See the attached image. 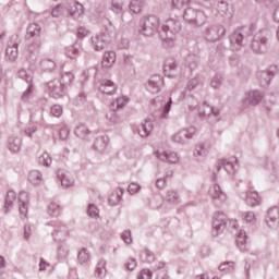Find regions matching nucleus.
I'll use <instances>...</instances> for the list:
<instances>
[{
	"instance_id": "nucleus-1",
	"label": "nucleus",
	"mask_w": 279,
	"mask_h": 279,
	"mask_svg": "<svg viewBox=\"0 0 279 279\" xmlns=\"http://www.w3.org/2000/svg\"><path fill=\"white\" fill-rule=\"evenodd\" d=\"M182 24L178 20L169 19L160 23L158 16L149 15L141 19L138 34L149 38L158 33L163 43L173 45V40L175 39V36L180 34Z\"/></svg>"
},
{
	"instance_id": "nucleus-2",
	"label": "nucleus",
	"mask_w": 279,
	"mask_h": 279,
	"mask_svg": "<svg viewBox=\"0 0 279 279\" xmlns=\"http://www.w3.org/2000/svg\"><path fill=\"white\" fill-rule=\"evenodd\" d=\"M43 28L38 24H31L27 28L26 38H35V40L28 45L25 56L26 59L34 64L38 58V53L40 52V47L43 46V41L40 40V32Z\"/></svg>"
},
{
	"instance_id": "nucleus-3",
	"label": "nucleus",
	"mask_w": 279,
	"mask_h": 279,
	"mask_svg": "<svg viewBox=\"0 0 279 279\" xmlns=\"http://www.w3.org/2000/svg\"><path fill=\"white\" fill-rule=\"evenodd\" d=\"M254 32H256V25L254 24L251 26H242L234 31L229 37L232 49L239 51L241 47L247 45V38H250Z\"/></svg>"
},
{
	"instance_id": "nucleus-4",
	"label": "nucleus",
	"mask_w": 279,
	"mask_h": 279,
	"mask_svg": "<svg viewBox=\"0 0 279 279\" xmlns=\"http://www.w3.org/2000/svg\"><path fill=\"white\" fill-rule=\"evenodd\" d=\"M186 97V92L182 89L175 88L171 92L169 99L165 97H157L155 100V104H160V109L162 112V119H168L169 112H171V106L173 104V98L178 101H182Z\"/></svg>"
},
{
	"instance_id": "nucleus-5",
	"label": "nucleus",
	"mask_w": 279,
	"mask_h": 279,
	"mask_svg": "<svg viewBox=\"0 0 279 279\" xmlns=\"http://www.w3.org/2000/svg\"><path fill=\"white\" fill-rule=\"evenodd\" d=\"M183 19L193 27H203L206 24V14L203 11L193 8L185 9Z\"/></svg>"
},
{
	"instance_id": "nucleus-6",
	"label": "nucleus",
	"mask_w": 279,
	"mask_h": 279,
	"mask_svg": "<svg viewBox=\"0 0 279 279\" xmlns=\"http://www.w3.org/2000/svg\"><path fill=\"white\" fill-rule=\"evenodd\" d=\"M267 36H269V32L266 29H262L254 35L252 49L255 53H265L267 51Z\"/></svg>"
},
{
	"instance_id": "nucleus-7",
	"label": "nucleus",
	"mask_w": 279,
	"mask_h": 279,
	"mask_svg": "<svg viewBox=\"0 0 279 279\" xmlns=\"http://www.w3.org/2000/svg\"><path fill=\"white\" fill-rule=\"evenodd\" d=\"M226 36L223 25L209 26L204 32V38L207 43H217Z\"/></svg>"
},
{
	"instance_id": "nucleus-8",
	"label": "nucleus",
	"mask_w": 279,
	"mask_h": 279,
	"mask_svg": "<svg viewBox=\"0 0 279 279\" xmlns=\"http://www.w3.org/2000/svg\"><path fill=\"white\" fill-rule=\"evenodd\" d=\"M221 169H225L229 175H235L239 171V159L236 157H231L228 160H219L216 166V171H221Z\"/></svg>"
},
{
	"instance_id": "nucleus-9",
	"label": "nucleus",
	"mask_w": 279,
	"mask_h": 279,
	"mask_svg": "<svg viewBox=\"0 0 279 279\" xmlns=\"http://www.w3.org/2000/svg\"><path fill=\"white\" fill-rule=\"evenodd\" d=\"M195 134H197V129L195 126H190L174 133L172 135V141L173 143H177V145H186Z\"/></svg>"
},
{
	"instance_id": "nucleus-10",
	"label": "nucleus",
	"mask_w": 279,
	"mask_h": 279,
	"mask_svg": "<svg viewBox=\"0 0 279 279\" xmlns=\"http://www.w3.org/2000/svg\"><path fill=\"white\" fill-rule=\"evenodd\" d=\"M90 40L94 51H104L108 47V43H110V33L108 31L97 33L92 36Z\"/></svg>"
},
{
	"instance_id": "nucleus-11",
	"label": "nucleus",
	"mask_w": 279,
	"mask_h": 279,
	"mask_svg": "<svg viewBox=\"0 0 279 279\" xmlns=\"http://www.w3.org/2000/svg\"><path fill=\"white\" fill-rule=\"evenodd\" d=\"M226 214L221 211H216L213 217V236H219V234H223V230H226Z\"/></svg>"
},
{
	"instance_id": "nucleus-12",
	"label": "nucleus",
	"mask_w": 279,
	"mask_h": 279,
	"mask_svg": "<svg viewBox=\"0 0 279 279\" xmlns=\"http://www.w3.org/2000/svg\"><path fill=\"white\" fill-rule=\"evenodd\" d=\"M198 114L201 119H208L210 123H217L219 121V111L215 110L214 107L208 105V102H204L198 110Z\"/></svg>"
},
{
	"instance_id": "nucleus-13",
	"label": "nucleus",
	"mask_w": 279,
	"mask_h": 279,
	"mask_svg": "<svg viewBox=\"0 0 279 279\" xmlns=\"http://www.w3.org/2000/svg\"><path fill=\"white\" fill-rule=\"evenodd\" d=\"M162 86H165V78L156 74L150 76V78L146 83V90L151 95H157V93H160V90L162 89Z\"/></svg>"
},
{
	"instance_id": "nucleus-14",
	"label": "nucleus",
	"mask_w": 279,
	"mask_h": 279,
	"mask_svg": "<svg viewBox=\"0 0 279 279\" xmlns=\"http://www.w3.org/2000/svg\"><path fill=\"white\" fill-rule=\"evenodd\" d=\"M209 197H211V199L214 201V203L216 204V206H221V204H223V202H226V193L223 191H221V186L219 184H213L209 190Z\"/></svg>"
},
{
	"instance_id": "nucleus-15",
	"label": "nucleus",
	"mask_w": 279,
	"mask_h": 279,
	"mask_svg": "<svg viewBox=\"0 0 279 279\" xmlns=\"http://www.w3.org/2000/svg\"><path fill=\"white\" fill-rule=\"evenodd\" d=\"M28 210H29V194L27 192H21L19 195L20 219H27Z\"/></svg>"
},
{
	"instance_id": "nucleus-16",
	"label": "nucleus",
	"mask_w": 279,
	"mask_h": 279,
	"mask_svg": "<svg viewBox=\"0 0 279 279\" xmlns=\"http://www.w3.org/2000/svg\"><path fill=\"white\" fill-rule=\"evenodd\" d=\"M211 147L213 146L208 142L198 143L193 151L194 158H196L198 162H202V160H204V158L210 154Z\"/></svg>"
},
{
	"instance_id": "nucleus-17",
	"label": "nucleus",
	"mask_w": 279,
	"mask_h": 279,
	"mask_svg": "<svg viewBox=\"0 0 279 279\" xmlns=\"http://www.w3.org/2000/svg\"><path fill=\"white\" fill-rule=\"evenodd\" d=\"M47 86L50 90V97H53L54 99H60V97H64V95H66V87L62 86V83L50 81Z\"/></svg>"
},
{
	"instance_id": "nucleus-18",
	"label": "nucleus",
	"mask_w": 279,
	"mask_h": 279,
	"mask_svg": "<svg viewBox=\"0 0 279 279\" xmlns=\"http://www.w3.org/2000/svg\"><path fill=\"white\" fill-rule=\"evenodd\" d=\"M155 157L158 158V160H162L163 162H170V165H175L180 161V156L175 151H155Z\"/></svg>"
},
{
	"instance_id": "nucleus-19",
	"label": "nucleus",
	"mask_w": 279,
	"mask_h": 279,
	"mask_svg": "<svg viewBox=\"0 0 279 279\" xmlns=\"http://www.w3.org/2000/svg\"><path fill=\"white\" fill-rule=\"evenodd\" d=\"M52 236L57 243H62L65 239H69V228L66 227V225H56Z\"/></svg>"
},
{
	"instance_id": "nucleus-20",
	"label": "nucleus",
	"mask_w": 279,
	"mask_h": 279,
	"mask_svg": "<svg viewBox=\"0 0 279 279\" xmlns=\"http://www.w3.org/2000/svg\"><path fill=\"white\" fill-rule=\"evenodd\" d=\"M265 221L269 228H278L279 227V208L272 207L268 209Z\"/></svg>"
},
{
	"instance_id": "nucleus-21",
	"label": "nucleus",
	"mask_w": 279,
	"mask_h": 279,
	"mask_svg": "<svg viewBox=\"0 0 279 279\" xmlns=\"http://www.w3.org/2000/svg\"><path fill=\"white\" fill-rule=\"evenodd\" d=\"M102 95H114L117 93V84L111 80H102L98 87Z\"/></svg>"
},
{
	"instance_id": "nucleus-22",
	"label": "nucleus",
	"mask_w": 279,
	"mask_h": 279,
	"mask_svg": "<svg viewBox=\"0 0 279 279\" xmlns=\"http://www.w3.org/2000/svg\"><path fill=\"white\" fill-rule=\"evenodd\" d=\"M260 101H263V93L259 90L248 92L244 99V104H248V106H258Z\"/></svg>"
},
{
	"instance_id": "nucleus-23",
	"label": "nucleus",
	"mask_w": 279,
	"mask_h": 279,
	"mask_svg": "<svg viewBox=\"0 0 279 279\" xmlns=\"http://www.w3.org/2000/svg\"><path fill=\"white\" fill-rule=\"evenodd\" d=\"M151 130H154V122L151 121V119H146L137 128V132L142 138H147V136L151 134Z\"/></svg>"
},
{
	"instance_id": "nucleus-24",
	"label": "nucleus",
	"mask_w": 279,
	"mask_h": 279,
	"mask_svg": "<svg viewBox=\"0 0 279 279\" xmlns=\"http://www.w3.org/2000/svg\"><path fill=\"white\" fill-rule=\"evenodd\" d=\"M165 74L168 77H175L178 75V63L173 59H168L163 66Z\"/></svg>"
},
{
	"instance_id": "nucleus-25",
	"label": "nucleus",
	"mask_w": 279,
	"mask_h": 279,
	"mask_svg": "<svg viewBox=\"0 0 279 279\" xmlns=\"http://www.w3.org/2000/svg\"><path fill=\"white\" fill-rule=\"evenodd\" d=\"M68 11L70 16L77 20L80 19V16H82V14H84V4L74 1L72 4L69 5Z\"/></svg>"
},
{
	"instance_id": "nucleus-26",
	"label": "nucleus",
	"mask_w": 279,
	"mask_h": 279,
	"mask_svg": "<svg viewBox=\"0 0 279 279\" xmlns=\"http://www.w3.org/2000/svg\"><path fill=\"white\" fill-rule=\"evenodd\" d=\"M23 140L21 136H10L8 140V149H10L13 154H19L21 151V145Z\"/></svg>"
},
{
	"instance_id": "nucleus-27",
	"label": "nucleus",
	"mask_w": 279,
	"mask_h": 279,
	"mask_svg": "<svg viewBox=\"0 0 279 279\" xmlns=\"http://www.w3.org/2000/svg\"><path fill=\"white\" fill-rule=\"evenodd\" d=\"M16 58H19V44H9L5 49V59L14 62Z\"/></svg>"
},
{
	"instance_id": "nucleus-28",
	"label": "nucleus",
	"mask_w": 279,
	"mask_h": 279,
	"mask_svg": "<svg viewBox=\"0 0 279 279\" xmlns=\"http://www.w3.org/2000/svg\"><path fill=\"white\" fill-rule=\"evenodd\" d=\"M245 202L247 206H258V204H260V196L258 195V192L253 190L247 191Z\"/></svg>"
},
{
	"instance_id": "nucleus-29",
	"label": "nucleus",
	"mask_w": 279,
	"mask_h": 279,
	"mask_svg": "<svg viewBox=\"0 0 279 279\" xmlns=\"http://www.w3.org/2000/svg\"><path fill=\"white\" fill-rule=\"evenodd\" d=\"M80 51H82V41H76L74 45L66 48L65 56L71 60H75V58L80 56Z\"/></svg>"
},
{
	"instance_id": "nucleus-30",
	"label": "nucleus",
	"mask_w": 279,
	"mask_h": 279,
	"mask_svg": "<svg viewBox=\"0 0 279 279\" xmlns=\"http://www.w3.org/2000/svg\"><path fill=\"white\" fill-rule=\"evenodd\" d=\"M117 62V53L114 51H107L102 57V68L110 69Z\"/></svg>"
},
{
	"instance_id": "nucleus-31",
	"label": "nucleus",
	"mask_w": 279,
	"mask_h": 279,
	"mask_svg": "<svg viewBox=\"0 0 279 279\" xmlns=\"http://www.w3.org/2000/svg\"><path fill=\"white\" fill-rule=\"evenodd\" d=\"M125 193V190L118 187L110 196H109V204L110 206H117L121 204L123 199V194Z\"/></svg>"
},
{
	"instance_id": "nucleus-32",
	"label": "nucleus",
	"mask_w": 279,
	"mask_h": 279,
	"mask_svg": "<svg viewBox=\"0 0 279 279\" xmlns=\"http://www.w3.org/2000/svg\"><path fill=\"white\" fill-rule=\"evenodd\" d=\"M129 101H130V98L125 96L119 97L116 99V101L111 104V110H113V112L123 110L128 106Z\"/></svg>"
},
{
	"instance_id": "nucleus-33",
	"label": "nucleus",
	"mask_w": 279,
	"mask_h": 279,
	"mask_svg": "<svg viewBox=\"0 0 279 279\" xmlns=\"http://www.w3.org/2000/svg\"><path fill=\"white\" fill-rule=\"evenodd\" d=\"M145 5H147V0H131L130 10L134 12V14H141Z\"/></svg>"
},
{
	"instance_id": "nucleus-34",
	"label": "nucleus",
	"mask_w": 279,
	"mask_h": 279,
	"mask_svg": "<svg viewBox=\"0 0 279 279\" xmlns=\"http://www.w3.org/2000/svg\"><path fill=\"white\" fill-rule=\"evenodd\" d=\"M236 243L241 252H247V233L245 231H239Z\"/></svg>"
},
{
	"instance_id": "nucleus-35",
	"label": "nucleus",
	"mask_w": 279,
	"mask_h": 279,
	"mask_svg": "<svg viewBox=\"0 0 279 279\" xmlns=\"http://www.w3.org/2000/svg\"><path fill=\"white\" fill-rule=\"evenodd\" d=\"M272 77H274L272 72L262 71V72L258 73L259 84L264 88L269 86V82H271Z\"/></svg>"
},
{
	"instance_id": "nucleus-36",
	"label": "nucleus",
	"mask_w": 279,
	"mask_h": 279,
	"mask_svg": "<svg viewBox=\"0 0 279 279\" xmlns=\"http://www.w3.org/2000/svg\"><path fill=\"white\" fill-rule=\"evenodd\" d=\"M108 143H110V140L107 135H102L101 137L96 138L95 141V149L97 151H104L106 150V147H108Z\"/></svg>"
},
{
	"instance_id": "nucleus-37",
	"label": "nucleus",
	"mask_w": 279,
	"mask_h": 279,
	"mask_svg": "<svg viewBox=\"0 0 279 279\" xmlns=\"http://www.w3.org/2000/svg\"><path fill=\"white\" fill-rule=\"evenodd\" d=\"M74 134L75 136H77V138L84 140L88 136V134H90V131L88 130V126H86V124L81 123L74 130Z\"/></svg>"
},
{
	"instance_id": "nucleus-38",
	"label": "nucleus",
	"mask_w": 279,
	"mask_h": 279,
	"mask_svg": "<svg viewBox=\"0 0 279 279\" xmlns=\"http://www.w3.org/2000/svg\"><path fill=\"white\" fill-rule=\"evenodd\" d=\"M77 260L80 265H88V263H90V253L88 252V250L82 248L78 252Z\"/></svg>"
},
{
	"instance_id": "nucleus-39",
	"label": "nucleus",
	"mask_w": 279,
	"mask_h": 279,
	"mask_svg": "<svg viewBox=\"0 0 279 279\" xmlns=\"http://www.w3.org/2000/svg\"><path fill=\"white\" fill-rule=\"evenodd\" d=\"M73 80H75V75H73L72 72H65L61 75L60 84L64 88H69V86H71L73 83Z\"/></svg>"
},
{
	"instance_id": "nucleus-40",
	"label": "nucleus",
	"mask_w": 279,
	"mask_h": 279,
	"mask_svg": "<svg viewBox=\"0 0 279 279\" xmlns=\"http://www.w3.org/2000/svg\"><path fill=\"white\" fill-rule=\"evenodd\" d=\"M31 184H40L43 182V172L38 170H32L28 174Z\"/></svg>"
},
{
	"instance_id": "nucleus-41",
	"label": "nucleus",
	"mask_w": 279,
	"mask_h": 279,
	"mask_svg": "<svg viewBox=\"0 0 279 279\" xmlns=\"http://www.w3.org/2000/svg\"><path fill=\"white\" fill-rule=\"evenodd\" d=\"M14 202H16V192L9 191L7 193V197H5V201H4V208H5L4 213H8L9 208H12Z\"/></svg>"
},
{
	"instance_id": "nucleus-42",
	"label": "nucleus",
	"mask_w": 279,
	"mask_h": 279,
	"mask_svg": "<svg viewBox=\"0 0 279 279\" xmlns=\"http://www.w3.org/2000/svg\"><path fill=\"white\" fill-rule=\"evenodd\" d=\"M106 262L104 259H100L97 264V268L95 270L96 278H106Z\"/></svg>"
},
{
	"instance_id": "nucleus-43",
	"label": "nucleus",
	"mask_w": 279,
	"mask_h": 279,
	"mask_svg": "<svg viewBox=\"0 0 279 279\" xmlns=\"http://www.w3.org/2000/svg\"><path fill=\"white\" fill-rule=\"evenodd\" d=\"M264 167L266 171H269L270 175L276 177V173H278V168L276 167V163L269 158L265 159Z\"/></svg>"
},
{
	"instance_id": "nucleus-44",
	"label": "nucleus",
	"mask_w": 279,
	"mask_h": 279,
	"mask_svg": "<svg viewBox=\"0 0 279 279\" xmlns=\"http://www.w3.org/2000/svg\"><path fill=\"white\" fill-rule=\"evenodd\" d=\"M166 201L169 204H178L180 202V194L173 190H169L166 195Z\"/></svg>"
},
{
	"instance_id": "nucleus-45",
	"label": "nucleus",
	"mask_w": 279,
	"mask_h": 279,
	"mask_svg": "<svg viewBox=\"0 0 279 279\" xmlns=\"http://www.w3.org/2000/svg\"><path fill=\"white\" fill-rule=\"evenodd\" d=\"M191 3V0H172V8L174 10H186Z\"/></svg>"
},
{
	"instance_id": "nucleus-46",
	"label": "nucleus",
	"mask_w": 279,
	"mask_h": 279,
	"mask_svg": "<svg viewBox=\"0 0 279 279\" xmlns=\"http://www.w3.org/2000/svg\"><path fill=\"white\" fill-rule=\"evenodd\" d=\"M156 279H169V275L167 274V269L165 268V263L162 262L157 265Z\"/></svg>"
},
{
	"instance_id": "nucleus-47",
	"label": "nucleus",
	"mask_w": 279,
	"mask_h": 279,
	"mask_svg": "<svg viewBox=\"0 0 279 279\" xmlns=\"http://www.w3.org/2000/svg\"><path fill=\"white\" fill-rule=\"evenodd\" d=\"M48 215L50 217H59L60 216V205L56 203H50L48 206Z\"/></svg>"
},
{
	"instance_id": "nucleus-48",
	"label": "nucleus",
	"mask_w": 279,
	"mask_h": 279,
	"mask_svg": "<svg viewBox=\"0 0 279 279\" xmlns=\"http://www.w3.org/2000/svg\"><path fill=\"white\" fill-rule=\"evenodd\" d=\"M51 156L49 155V153H43L41 156H39V165H41L43 167H51Z\"/></svg>"
},
{
	"instance_id": "nucleus-49",
	"label": "nucleus",
	"mask_w": 279,
	"mask_h": 279,
	"mask_svg": "<svg viewBox=\"0 0 279 279\" xmlns=\"http://www.w3.org/2000/svg\"><path fill=\"white\" fill-rule=\"evenodd\" d=\"M73 106H84L86 104V94L84 92H80L78 95L72 99Z\"/></svg>"
},
{
	"instance_id": "nucleus-50",
	"label": "nucleus",
	"mask_w": 279,
	"mask_h": 279,
	"mask_svg": "<svg viewBox=\"0 0 279 279\" xmlns=\"http://www.w3.org/2000/svg\"><path fill=\"white\" fill-rule=\"evenodd\" d=\"M34 97V84H28L26 90L22 95L23 101H29Z\"/></svg>"
},
{
	"instance_id": "nucleus-51",
	"label": "nucleus",
	"mask_w": 279,
	"mask_h": 279,
	"mask_svg": "<svg viewBox=\"0 0 279 279\" xmlns=\"http://www.w3.org/2000/svg\"><path fill=\"white\" fill-rule=\"evenodd\" d=\"M223 84V75L216 74L210 82L211 88H219Z\"/></svg>"
},
{
	"instance_id": "nucleus-52",
	"label": "nucleus",
	"mask_w": 279,
	"mask_h": 279,
	"mask_svg": "<svg viewBox=\"0 0 279 279\" xmlns=\"http://www.w3.org/2000/svg\"><path fill=\"white\" fill-rule=\"evenodd\" d=\"M87 215L92 219H97L99 217V209L97 208V206H95V204L88 205Z\"/></svg>"
},
{
	"instance_id": "nucleus-53",
	"label": "nucleus",
	"mask_w": 279,
	"mask_h": 279,
	"mask_svg": "<svg viewBox=\"0 0 279 279\" xmlns=\"http://www.w3.org/2000/svg\"><path fill=\"white\" fill-rule=\"evenodd\" d=\"M19 77H21V80H25L26 84L28 85L33 84L32 82H34V76L27 73L26 70H20Z\"/></svg>"
},
{
	"instance_id": "nucleus-54",
	"label": "nucleus",
	"mask_w": 279,
	"mask_h": 279,
	"mask_svg": "<svg viewBox=\"0 0 279 279\" xmlns=\"http://www.w3.org/2000/svg\"><path fill=\"white\" fill-rule=\"evenodd\" d=\"M111 10L116 12V14H121L123 10V0H112Z\"/></svg>"
},
{
	"instance_id": "nucleus-55",
	"label": "nucleus",
	"mask_w": 279,
	"mask_h": 279,
	"mask_svg": "<svg viewBox=\"0 0 279 279\" xmlns=\"http://www.w3.org/2000/svg\"><path fill=\"white\" fill-rule=\"evenodd\" d=\"M106 119L109 121V123H112V125H117V123H119V114H117L114 110L107 113Z\"/></svg>"
},
{
	"instance_id": "nucleus-56",
	"label": "nucleus",
	"mask_w": 279,
	"mask_h": 279,
	"mask_svg": "<svg viewBox=\"0 0 279 279\" xmlns=\"http://www.w3.org/2000/svg\"><path fill=\"white\" fill-rule=\"evenodd\" d=\"M199 86V78L194 77L187 82L186 88L187 90H195Z\"/></svg>"
},
{
	"instance_id": "nucleus-57",
	"label": "nucleus",
	"mask_w": 279,
	"mask_h": 279,
	"mask_svg": "<svg viewBox=\"0 0 279 279\" xmlns=\"http://www.w3.org/2000/svg\"><path fill=\"white\" fill-rule=\"evenodd\" d=\"M70 134H71V131H69V128H66V126H62L59 130V136H60L61 141H69Z\"/></svg>"
},
{
	"instance_id": "nucleus-58",
	"label": "nucleus",
	"mask_w": 279,
	"mask_h": 279,
	"mask_svg": "<svg viewBox=\"0 0 279 279\" xmlns=\"http://www.w3.org/2000/svg\"><path fill=\"white\" fill-rule=\"evenodd\" d=\"M62 14H64V9L62 8L61 4H58L57 7H54V8L52 9L51 15H52L54 19H60V16H62Z\"/></svg>"
},
{
	"instance_id": "nucleus-59",
	"label": "nucleus",
	"mask_w": 279,
	"mask_h": 279,
	"mask_svg": "<svg viewBox=\"0 0 279 279\" xmlns=\"http://www.w3.org/2000/svg\"><path fill=\"white\" fill-rule=\"evenodd\" d=\"M121 239H122V241H123L126 245H131V243H132V231L125 230V231L121 234Z\"/></svg>"
},
{
	"instance_id": "nucleus-60",
	"label": "nucleus",
	"mask_w": 279,
	"mask_h": 279,
	"mask_svg": "<svg viewBox=\"0 0 279 279\" xmlns=\"http://www.w3.org/2000/svg\"><path fill=\"white\" fill-rule=\"evenodd\" d=\"M61 184L62 186H65L66 189H69V186H73V184H75V181L71 178H69V175H63L61 179Z\"/></svg>"
},
{
	"instance_id": "nucleus-61",
	"label": "nucleus",
	"mask_w": 279,
	"mask_h": 279,
	"mask_svg": "<svg viewBox=\"0 0 279 279\" xmlns=\"http://www.w3.org/2000/svg\"><path fill=\"white\" fill-rule=\"evenodd\" d=\"M255 220L256 216L253 211H247L243 214V221H245L246 223H254Z\"/></svg>"
},
{
	"instance_id": "nucleus-62",
	"label": "nucleus",
	"mask_w": 279,
	"mask_h": 279,
	"mask_svg": "<svg viewBox=\"0 0 279 279\" xmlns=\"http://www.w3.org/2000/svg\"><path fill=\"white\" fill-rule=\"evenodd\" d=\"M137 265L138 264L136 263V260L134 258H129L125 263V269L128 271H134V269H136Z\"/></svg>"
},
{
	"instance_id": "nucleus-63",
	"label": "nucleus",
	"mask_w": 279,
	"mask_h": 279,
	"mask_svg": "<svg viewBox=\"0 0 279 279\" xmlns=\"http://www.w3.org/2000/svg\"><path fill=\"white\" fill-rule=\"evenodd\" d=\"M50 112L52 117H61L62 116V107L60 105H54L51 107Z\"/></svg>"
},
{
	"instance_id": "nucleus-64",
	"label": "nucleus",
	"mask_w": 279,
	"mask_h": 279,
	"mask_svg": "<svg viewBox=\"0 0 279 279\" xmlns=\"http://www.w3.org/2000/svg\"><path fill=\"white\" fill-rule=\"evenodd\" d=\"M151 271L149 269H143L141 270L137 279H151Z\"/></svg>"
}]
</instances>
